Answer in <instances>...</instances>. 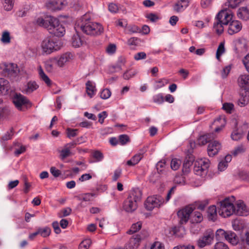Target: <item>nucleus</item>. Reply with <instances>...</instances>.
Segmentation results:
<instances>
[{
    "label": "nucleus",
    "instance_id": "nucleus-40",
    "mask_svg": "<svg viewBox=\"0 0 249 249\" xmlns=\"http://www.w3.org/2000/svg\"><path fill=\"white\" fill-rule=\"evenodd\" d=\"M11 37L10 33L8 31H4L2 32L0 40L3 44H9L11 42Z\"/></svg>",
    "mask_w": 249,
    "mask_h": 249
},
{
    "label": "nucleus",
    "instance_id": "nucleus-14",
    "mask_svg": "<svg viewBox=\"0 0 249 249\" xmlns=\"http://www.w3.org/2000/svg\"><path fill=\"white\" fill-rule=\"evenodd\" d=\"M193 211V207L190 205L187 206L178 211V215L180 219V223L182 224L186 223L191 217V214Z\"/></svg>",
    "mask_w": 249,
    "mask_h": 249
},
{
    "label": "nucleus",
    "instance_id": "nucleus-23",
    "mask_svg": "<svg viewBox=\"0 0 249 249\" xmlns=\"http://www.w3.org/2000/svg\"><path fill=\"white\" fill-rule=\"evenodd\" d=\"M238 18L243 20L247 21L249 19V5L241 7L237 12Z\"/></svg>",
    "mask_w": 249,
    "mask_h": 249
},
{
    "label": "nucleus",
    "instance_id": "nucleus-33",
    "mask_svg": "<svg viewBox=\"0 0 249 249\" xmlns=\"http://www.w3.org/2000/svg\"><path fill=\"white\" fill-rule=\"evenodd\" d=\"M202 213L197 211L193 212L190 217L191 221L194 223H200L203 220Z\"/></svg>",
    "mask_w": 249,
    "mask_h": 249
},
{
    "label": "nucleus",
    "instance_id": "nucleus-60",
    "mask_svg": "<svg viewBox=\"0 0 249 249\" xmlns=\"http://www.w3.org/2000/svg\"><path fill=\"white\" fill-rule=\"evenodd\" d=\"M238 48H240L242 51L247 50V45L245 40L243 39H239L236 44Z\"/></svg>",
    "mask_w": 249,
    "mask_h": 249
},
{
    "label": "nucleus",
    "instance_id": "nucleus-61",
    "mask_svg": "<svg viewBox=\"0 0 249 249\" xmlns=\"http://www.w3.org/2000/svg\"><path fill=\"white\" fill-rule=\"evenodd\" d=\"M231 69V65H228L225 66L221 71V76L223 78H226L230 73Z\"/></svg>",
    "mask_w": 249,
    "mask_h": 249
},
{
    "label": "nucleus",
    "instance_id": "nucleus-5",
    "mask_svg": "<svg viewBox=\"0 0 249 249\" xmlns=\"http://www.w3.org/2000/svg\"><path fill=\"white\" fill-rule=\"evenodd\" d=\"M61 46V42L57 40L47 37L42 40L40 47L43 54H49L53 52L59 50Z\"/></svg>",
    "mask_w": 249,
    "mask_h": 249
},
{
    "label": "nucleus",
    "instance_id": "nucleus-13",
    "mask_svg": "<svg viewBox=\"0 0 249 249\" xmlns=\"http://www.w3.org/2000/svg\"><path fill=\"white\" fill-rule=\"evenodd\" d=\"M17 64L14 63L1 64L0 65V73L6 74L15 76L18 72Z\"/></svg>",
    "mask_w": 249,
    "mask_h": 249
},
{
    "label": "nucleus",
    "instance_id": "nucleus-44",
    "mask_svg": "<svg viewBox=\"0 0 249 249\" xmlns=\"http://www.w3.org/2000/svg\"><path fill=\"white\" fill-rule=\"evenodd\" d=\"M142 228V223L141 222H138L132 225L130 229L127 231L129 234H133L140 230Z\"/></svg>",
    "mask_w": 249,
    "mask_h": 249
},
{
    "label": "nucleus",
    "instance_id": "nucleus-53",
    "mask_svg": "<svg viewBox=\"0 0 249 249\" xmlns=\"http://www.w3.org/2000/svg\"><path fill=\"white\" fill-rule=\"evenodd\" d=\"M193 164V160L186 159L183 164L182 171L183 172L187 173L189 171L190 167Z\"/></svg>",
    "mask_w": 249,
    "mask_h": 249
},
{
    "label": "nucleus",
    "instance_id": "nucleus-20",
    "mask_svg": "<svg viewBox=\"0 0 249 249\" xmlns=\"http://www.w3.org/2000/svg\"><path fill=\"white\" fill-rule=\"evenodd\" d=\"M213 240V236L212 234L207 233L199 238L197 241V245L199 248H203L206 246L211 245Z\"/></svg>",
    "mask_w": 249,
    "mask_h": 249
},
{
    "label": "nucleus",
    "instance_id": "nucleus-49",
    "mask_svg": "<svg viewBox=\"0 0 249 249\" xmlns=\"http://www.w3.org/2000/svg\"><path fill=\"white\" fill-rule=\"evenodd\" d=\"M172 231L173 232V234L177 236H182L185 232L184 228L180 226L179 227H175L172 228Z\"/></svg>",
    "mask_w": 249,
    "mask_h": 249
},
{
    "label": "nucleus",
    "instance_id": "nucleus-10",
    "mask_svg": "<svg viewBox=\"0 0 249 249\" xmlns=\"http://www.w3.org/2000/svg\"><path fill=\"white\" fill-rule=\"evenodd\" d=\"M67 4L66 0H49L46 2L45 6L49 10L57 11L64 9Z\"/></svg>",
    "mask_w": 249,
    "mask_h": 249
},
{
    "label": "nucleus",
    "instance_id": "nucleus-48",
    "mask_svg": "<svg viewBox=\"0 0 249 249\" xmlns=\"http://www.w3.org/2000/svg\"><path fill=\"white\" fill-rule=\"evenodd\" d=\"M211 138L210 134L201 136L198 139V143L199 145H205L210 141Z\"/></svg>",
    "mask_w": 249,
    "mask_h": 249
},
{
    "label": "nucleus",
    "instance_id": "nucleus-28",
    "mask_svg": "<svg viewBox=\"0 0 249 249\" xmlns=\"http://www.w3.org/2000/svg\"><path fill=\"white\" fill-rule=\"evenodd\" d=\"M11 115V111L8 107H0V124L7 121Z\"/></svg>",
    "mask_w": 249,
    "mask_h": 249
},
{
    "label": "nucleus",
    "instance_id": "nucleus-22",
    "mask_svg": "<svg viewBox=\"0 0 249 249\" xmlns=\"http://www.w3.org/2000/svg\"><path fill=\"white\" fill-rule=\"evenodd\" d=\"M190 0H180L173 7L174 11L177 13L182 12L189 5Z\"/></svg>",
    "mask_w": 249,
    "mask_h": 249
},
{
    "label": "nucleus",
    "instance_id": "nucleus-37",
    "mask_svg": "<svg viewBox=\"0 0 249 249\" xmlns=\"http://www.w3.org/2000/svg\"><path fill=\"white\" fill-rule=\"evenodd\" d=\"M38 88V85L35 81H29L27 84L25 91L27 93H31Z\"/></svg>",
    "mask_w": 249,
    "mask_h": 249
},
{
    "label": "nucleus",
    "instance_id": "nucleus-34",
    "mask_svg": "<svg viewBox=\"0 0 249 249\" xmlns=\"http://www.w3.org/2000/svg\"><path fill=\"white\" fill-rule=\"evenodd\" d=\"M169 83V80L167 78H163L156 80L154 85V88L155 90H157L160 88L164 87Z\"/></svg>",
    "mask_w": 249,
    "mask_h": 249
},
{
    "label": "nucleus",
    "instance_id": "nucleus-27",
    "mask_svg": "<svg viewBox=\"0 0 249 249\" xmlns=\"http://www.w3.org/2000/svg\"><path fill=\"white\" fill-rule=\"evenodd\" d=\"M51 18L52 17H50L48 18L45 16L44 17L42 16L39 17L36 19V24L39 26L43 27L48 30V28L51 25L50 21Z\"/></svg>",
    "mask_w": 249,
    "mask_h": 249
},
{
    "label": "nucleus",
    "instance_id": "nucleus-36",
    "mask_svg": "<svg viewBox=\"0 0 249 249\" xmlns=\"http://www.w3.org/2000/svg\"><path fill=\"white\" fill-rule=\"evenodd\" d=\"M246 151V147L242 144L235 147L231 152L233 156L236 157L240 154H243Z\"/></svg>",
    "mask_w": 249,
    "mask_h": 249
},
{
    "label": "nucleus",
    "instance_id": "nucleus-55",
    "mask_svg": "<svg viewBox=\"0 0 249 249\" xmlns=\"http://www.w3.org/2000/svg\"><path fill=\"white\" fill-rule=\"evenodd\" d=\"M153 102L158 104H161L164 102V97L163 94L160 93L153 96Z\"/></svg>",
    "mask_w": 249,
    "mask_h": 249
},
{
    "label": "nucleus",
    "instance_id": "nucleus-41",
    "mask_svg": "<svg viewBox=\"0 0 249 249\" xmlns=\"http://www.w3.org/2000/svg\"><path fill=\"white\" fill-rule=\"evenodd\" d=\"M15 0H2L3 8L5 11L12 10L14 5Z\"/></svg>",
    "mask_w": 249,
    "mask_h": 249
},
{
    "label": "nucleus",
    "instance_id": "nucleus-46",
    "mask_svg": "<svg viewBox=\"0 0 249 249\" xmlns=\"http://www.w3.org/2000/svg\"><path fill=\"white\" fill-rule=\"evenodd\" d=\"M82 44V41L78 35H74L72 38V45L75 48L80 47Z\"/></svg>",
    "mask_w": 249,
    "mask_h": 249
},
{
    "label": "nucleus",
    "instance_id": "nucleus-51",
    "mask_svg": "<svg viewBox=\"0 0 249 249\" xmlns=\"http://www.w3.org/2000/svg\"><path fill=\"white\" fill-rule=\"evenodd\" d=\"M100 97L103 99H108L111 95V92L108 89H102L100 92Z\"/></svg>",
    "mask_w": 249,
    "mask_h": 249
},
{
    "label": "nucleus",
    "instance_id": "nucleus-31",
    "mask_svg": "<svg viewBox=\"0 0 249 249\" xmlns=\"http://www.w3.org/2000/svg\"><path fill=\"white\" fill-rule=\"evenodd\" d=\"M209 220L215 221L217 219V208L214 205L210 206L207 211Z\"/></svg>",
    "mask_w": 249,
    "mask_h": 249
},
{
    "label": "nucleus",
    "instance_id": "nucleus-59",
    "mask_svg": "<svg viewBox=\"0 0 249 249\" xmlns=\"http://www.w3.org/2000/svg\"><path fill=\"white\" fill-rule=\"evenodd\" d=\"M78 130L76 129H71L68 128L66 130L67 137L71 139L77 136Z\"/></svg>",
    "mask_w": 249,
    "mask_h": 249
},
{
    "label": "nucleus",
    "instance_id": "nucleus-50",
    "mask_svg": "<svg viewBox=\"0 0 249 249\" xmlns=\"http://www.w3.org/2000/svg\"><path fill=\"white\" fill-rule=\"evenodd\" d=\"M181 162V160L178 159H173L171 161V168L173 170H177L180 166Z\"/></svg>",
    "mask_w": 249,
    "mask_h": 249
},
{
    "label": "nucleus",
    "instance_id": "nucleus-25",
    "mask_svg": "<svg viewBox=\"0 0 249 249\" xmlns=\"http://www.w3.org/2000/svg\"><path fill=\"white\" fill-rule=\"evenodd\" d=\"M226 124V118L224 116H221L215 119L213 122V125L216 127L215 132H218L225 126Z\"/></svg>",
    "mask_w": 249,
    "mask_h": 249
},
{
    "label": "nucleus",
    "instance_id": "nucleus-2",
    "mask_svg": "<svg viewBox=\"0 0 249 249\" xmlns=\"http://www.w3.org/2000/svg\"><path fill=\"white\" fill-rule=\"evenodd\" d=\"M176 187H172L165 197L160 195H153L148 196L145 200L144 205L145 208L149 211L155 208H158L167 203L174 193Z\"/></svg>",
    "mask_w": 249,
    "mask_h": 249
},
{
    "label": "nucleus",
    "instance_id": "nucleus-29",
    "mask_svg": "<svg viewBox=\"0 0 249 249\" xmlns=\"http://www.w3.org/2000/svg\"><path fill=\"white\" fill-rule=\"evenodd\" d=\"M10 89L9 82L4 78H0V94L5 95Z\"/></svg>",
    "mask_w": 249,
    "mask_h": 249
},
{
    "label": "nucleus",
    "instance_id": "nucleus-6",
    "mask_svg": "<svg viewBox=\"0 0 249 249\" xmlns=\"http://www.w3.org/2000/svg\"><path fill=\"white\" fill-rule=\"evenodd\" d=\"M210 163V160L206 158L197 160L194 163V173L197 176L205 177L208 173Z\"/></svg>",
    "mask_w": 249,
    "mask_h": 249
},
{
    "label": "nucleus",
    "instance_id": "nucleus-17",
    "mask_svg": "<svg viewBox=\"0 0 249 249\" xmlns=\"http://www.w3.org/2000/svg\"><path fill=\"white\" fill-rule=\"evenodd\" d=\"M227 25L228 26V33L230 35L239 33L242 29V24L238 20H232Z\"/></svg>",
    "mask_w": 249,
    "mask_h": 249
},
{
    "label": "nucleus",
    "instance_id": "nucleus-21",
    "mask_svg": "<svg viewBox=\"0 0 249 249\" xmlns=\"http://www.w3.org/2000/svg\"><path fill=\"white\" fill-rule=\"evenodd\" d=\"M145 149H141L139 152L135 154L132 158L127 160L126 164L129 166H133L138 164L143 157V154L145 152Z\"/></svg>",
    "mask_w": 249,
    "mask_h": 249
},
{
    "label": "nucleus",
    "instance_id": "nucleus-26",
    "mask_svg": "<svg viewBox=\"0 0 249 249\" xmlns=\"http://www.w3.org/2000/svg\"><path fill=\"white\" fill-rule=\"evenodd\" d=\"M75 143L71 142L66 144L63 149L60 151V157L62 159H65L71 155V149L74 147Z\"/></svg>",
    "mask_w": 249,
    "mask_h": 249
},
{
    "label": "nucleus",
    "instance_id": "nucleus-38",
    "mask_svg": "<svg viewBox=\"0 0 249 249\" xmlns=\"http://www.w3.org/2000/svg\"><path fill=\"white\" fill-rule=\"evenodd\" d=\"M38 73L40 78L48 86H50L51 84V81L49 77L44 73L43 69L40 66L38 68Z\"/></svg>",
    "mask_w": 249,
    "mask_h": 249
},
{
    "label": "nucleus",
    "instance_id": "nucleus-8",
    "mask_svg": "<svg viewBox=\"0 0 249 249\" xmlns=\"http://www.w3.org/2000/svg\"><path fill=\"white\" fill-rule=\"evenodd\" d=\"M48 31L52 35L56 36H62L65 33L64 27L60 24L59 20L55 18H51Z\"/></svg>",
    "mask_w": 249,
    "mask_h": 249
},
{
    "label": "nucleus",
    "instance_id": "nucleus-9",
    "mask_svg": "<svg viewBox=\"0 0 249 249\" xmlns=\"http://www.w3.org/2000/svg\"><path fill=\"white\" fill-rule=\"evenodd\" d=\"M149 234L147 231H142L140 234L131 237L126 245V249H136L140 246L142 240L147 238Z\"/></svg>",
    "mask_w": 249,
    "mask_h": 249
},
{
    "label": "nucleus",
    "instance_id": "nucleus-45",
    "mask_svg": "<svg viewBox=\"0 0 249 249\" xmlns=\"http://www.w3.org/2000/svg\"><path fill=\"white\" fill-rule=\"evenodd\" d=\"M249 96V94L248 92H246V95L244 96H242L238 100L237 104L240 107H245L249 102V98L248 96Z\"/></svg>",
    "mask_w": 249,
    "mask_h": 249
},
{
    "label": "nucleus",
    "instance_id": "nucleus-4",
    "mask_svg": "<svg viewBox=\"0 0 249 249\" xmlns=\"http://www.w3.org/2000/svg\"><path fill=\"white\" fill-rule=\"evenodd\" d=\"M235 197H228L220 201L217 204V212L222 217H228L234 214Z\"/></svg>",
    "mask_w": 249,
    "mask_h": 249
},
{
    "label": "nucleus",
    "instance_id": "nucleus-16",
    "mask_svg": "<svg viewBox=\"0 0 249 249\" xmlns=\"http://www.w3.org/2000/svg\"><path fill=\"white\" fill-rule=\"evenodd\" d=\"M222 148L221 143L217 141H213L210 142L208 145L207 152L210 157H213L217 155Z\"/></svg>",
    "mask_w": 249,
    "mask_h": 249
},
{
    "label": "nucleus",
    "instance_id": "nucleus-43",
    "mask_svg": "<svg viewBox=\"0 0 249 249\" xmlns=\"http://www.w3.org/2000/svg\"><path fill=\"white\" fill-rule=\"evenodd\" d=\"M225 42H221L217 49L216 53V58L217 60H220V56L225 53Z\"/></svg>",
    "mask_w": 249,
    "mask_h": 249
},
{
    "label": "nucleus",
    "instance_id": "nucleus-63",
    "mask_svg": "<svg viewBox=\"0 0 249 249\" xmlns=\"http://www.w3.org/2000/svg\"><path fill=\"white\" fill-rule=\"evenodd\" d=\"M150 249H164V247L161 242L156 241L151 245Z\"/></svg>",
    "mask_w": 249,
    "mask_h": 249
},
{
    "label": "nucleus",
    "instance_id": "nucleus-54",
    "mask_svg": "<svg viewBox=\"0 0 249 249\" xmlns=\"http://www.w3.org/2000/svg\"><path fill=\"white\" fill-rule=\"evenodd\" d=\"M232 226L235 231H240L243 227V223L238 219L233 220L232 222Z\"/></svg>",
    "mask_w": 249,
    "mask_h": 249
},
{
    "label": "nucleus",
    "instance_id": "nucleus-35",
    "mask_svg": "<svg viewBox=\"0 0 249 249\" xmlns=\"http://www.w3.org/2000/svg\"><path fill=\"white\" fill-rule=\"evenodd\" d=\"M56 63V58L48 60L45 63L46 70L49 72H53L54 70V64Z\"/></svg>",
    "mask_w": 249,
    "mask_h": 249
},
{
    "label": "nucleus",
    "instance_id": "nucleus-56",
    "mask_svg": "<svg viewBox=\"0 0 249 249\" xmlns=\"http://www.w3.org/2000/svg\"><path fill=\"white\" fill-rule=\"evenodd\" d=\"M29 6L26 5L24 7L21 8L17 12V15L19 17H23L26 16L28 11Z\"/></svg>",
    "mask_w": 249,
    "mask_h": 249
},
{
    "label": "nucleus",
    "instance_id": "nucleus-3",
    "mask_svg": "<svg viewBox=\"0 0 249 249\" xmlns=\"http://www.w3.org/2000/svg\"><path fill=\"white\" fill-rule=\"evenodd\" d=\"M142 197V192L139 188L132 189L123 204V209L128 213H132L138 208V203Z\"/></svg>",
    "mask_w": 249,
    "mask_h": 249
},
{
    "label": "nucleus",
    "instance_id": "nucleus-1",
    "mask_svg": "<svg viewBox=\"0 0 249 249\" xmlns=\"http://www.w3.org/2000/svg\"><path fill=\"white\" fill-rule=\"evenodd\" d=\"M78 28L84 33L91 36L100 35L104 31L103 27L100 23L92 22L86 19L85 17L75 23V29Z\"/></svg>",
    "mask_w": 249,
    "mask_h": 249
},
{
    "label": "nucleus",
    "instance_id": "nucleus-11",
    "mask_svg": "<svg viewBox=\"0 0 249 249\" xmlns=\"http://www.w3.org/2000/svg\"><path fill=\"white\" fill-rule=\"evenodd\" d=\"M227 7L223 6V9L217 14L216 18L220 20L224 24L227 25L232 20L233 14L232 12Z\"/></svg>",
    "mask_w": 249,
    "mask_h": 249
},
{
    "label": "nucleus",
    "instance_id": "nucleus-58",
    "mask_svg": "<svg viewBox=\"0 0 249 249\" xmlns=\"http://www.w3.org/2000/svg\"><path fill=\"white\" fill-rule=\"evenodd\" d=\"M93 157L95 159L96 162L102 161L104 159V155L102 152L99 151H95L93 153Z\"/></svg>",
    "mask_w": 249,
    "mask_h": 249
},
{
    "label": "nucleus",
    "instance_id": "nucleus-18",
    "mask_svg": "<svg viewBox=\"0 0 249 249\" xmlns=\"http://www.w3.org/2000/svg\"><path fill=\"white\" fill-rule=\"evenodd\" d=\"M234 214L247 216L249 214V209L242 201L239 200L235 204Z\"/></svg>",
    "mask_w": 249,
    "mask_h": 249
},
{
    "label": "nucleus",
    "instance_id": "nucleus-47",
    "mask_svg": "<svg viewBox=\"0 0 249 249\" xmlns=\"http://www.w3.org/2000/svg\"><path fill=\"white\" fill-rule=\"evenodd\" d=\"M39 234L43 237L48 236L51 232V229L48 227H45L43 228H39L37 229Z\"/></svg>",
    "mask_w": 249,
    "mask_h": 249
},
{
    "label": "nucleus",
    "instance_id": "nucleus-62",
    "mask_svg": "<svg viewBox=\"0 0 249 249\" xmlns=\"http://www.w3.org/2000/svg\"><path fill=\"white\" fill-rule=\"evenodd\" d=\"M213 249H229L227 245L222 242H218L216 243Z\"/></svg>",
    "mask_w": 249,
    "mask_h": 249
},
{
    "label": "nucleus",
    "instance_id": "nucleus-15",
    "mask_svg": "<svg viewBox=\"0 0 249 249\" xmlns=\"http://www.w3.org/2000/svg\"><path fill=\"white\" fill-rule=\"evenodd\" d=\"M237 84L242 90L249 94V74L244 73L240 75L237 79Z\"/></svg>",
    "mask_w": 249,
    "mask_h": 249
},
{
    "label": "nucleus",
    "instance_id": "nucleus-32",
    "mask_svg": "<svg viewBox=\"0 0 249 249\" xmlns=\"http://www.w3.org/2000/svg\"><path fill=\"white\" fill-rule=\"evenodd\" d=\"M224 25H225L220 20L215 18L213 25V30L218 35L221 34L224 31Z\"/></svg>",
    "mask_w": 249,
    "mask_h": 249
},
{
    "label": "nucleus",
    "instance_id": "nucleus-42",
    "mask_svg": "<svg viewBox=\"0 0 249 249\" xmlns=\"http://www.w3.org/2000/svg\"><path fill=\"white\" fill-rule=\"evenodd\" d=\"M222 108L227 113L231 114V113L234 109V105L231 103H224L222 105Z\"/></svg>",
    "mask_w": 249,
    "mask_h": 249
},
{
    "label": "nucleus",
    "instance_id": "nucleus-64",
    "mask_svg": "<svg viewBox=\"0 0 249 249\" xmlns=\"http://www.w3.org/2000/svg\"><path fill=\"white\" fill-rule=\"evenodd\" d=\"M242 62L246 71L249 73V53L243 58Z\"/></svg>",
    "mask_w": 249,
    "mask_h": 249
},
{
    "label": "nucleus",
    "instance_id": "nucleus-57",
    "mask_svg": "<svg viewBox=\"0 0 249 249\" xmlns=\"http://www.w3.org/2000/svg\"><path fill=\"white\" fill-rule=\"evenodd\" d=\"M127 31L130 33H136L141 31V29L136 25L131 24L128 25L126 28Z\"/></svg>",
    "mask_w": 249,
    "mask_h": 249
},
{
    "label": "nucleus",
    "instance_id": "nucleus-30",
    "mask_svg": "<svg viewBox=\"0 0 249 249\" xmlns=\"http://www.w3.org/2000/svg\"><path fill=\"white\" fill-rule=\"evenodd\" d=\"M245 0H226L224 4V7L228 9H234L239 7Z\"/></svg>",
    "mask_w": 249,
    "mask_h": 249
},
{
    "label": "nucleus",
    "instance_id": "nucleus-19",
    "mask_svg": "<svg viewBox=\"0 0 249 249\" xmlns=\"http://www.w3.org/2000/svg\"><path fill=\"white\" fill-rule=\"evenodd\" d=\"M73 55L71 53H66L61 55L55 57L56 64L59 67H63L67 63L71 61L73 59Z\"/></svg>",
    "mask_w": 249,
    "mask_h": 249
},
{
    "label": "nucleus",
    "instance_id": "nucleus-7",
    "mask_svg": "<svg viewBox=\"0 0 249 249\" xmlns=\"http://www.w3.org/2000/svg\"><path fill=\"white\" fill-rule=\"evenodd\" d=\"M12 101L16 107L20 111L23 110L24 107H31V103L28 99L20 93H15L12 97Z\"/></svg>",
    "mask_w": 249,
    "mask_h": 249
},
{
    "label": "nucleus",
    "instance_id": "nucleus-39",
    "mask_svg": "<svg viewBox=\"0 0 249 249\" xmlns=\"http://www.w3.org/2000/svg\"><path fill=\"white\" fill-rule=\"evenodd\" d=\"M243 136V131L240 129H237L232 131L231 137L232 140L237 141L241 139Z\"/></svg>",
    "mask_w": 249,
    "mask_h": 249
},
{
    "label": "nucleus",
    "instance_id": "nucleus-24",
    "mask_svg": "<svg viewBox=\"0 0 249 249\" xmlns=\"http://www.w3.org/2000/svg\"><path fill=\"white\" fill-rule=\"evenodd\" d=\"M86 92L90 97H93L96 94L97 89L95 83L91 81H88L86 83Z\"/></svg>",
    "mask_w": 249,
    "mask_h": 249
},
{
    "label": "nucleus",
    "instance_id": "nucleus-12",
    "mask_svg": "<svg viewBox=\"0 0 249 249\" xmlns=\"http://www.w3.org/2000/svg\"><path fill=\"white\" fill-rule=\"evenodd\" d=\"M229 235L232 236V241L231 239L232 245H236L238 242V239L236 234L231 231H226L221 229H218L215 232V237L217 240H222L225 238H227L229 240L228 237Z\"/></svg>",
    "mask_w": 249,
    "mask_h": 249
},
{
    "label": "nucleus",
    "instance_id": "nucleus-52",
    "mask_svg": "<svg viewBox=\"0 0 249 249\" xmlns=\"http://www.w3.org/2000/svg\"><path fill=\"white\" fill-rule=\"evenodd\" d=\"M91 244L90 239H86L83 240L79 244V249H88Z\"/></svg>",
    "mask_w": 249,
    "mask_h": 249
}]
</instances>
